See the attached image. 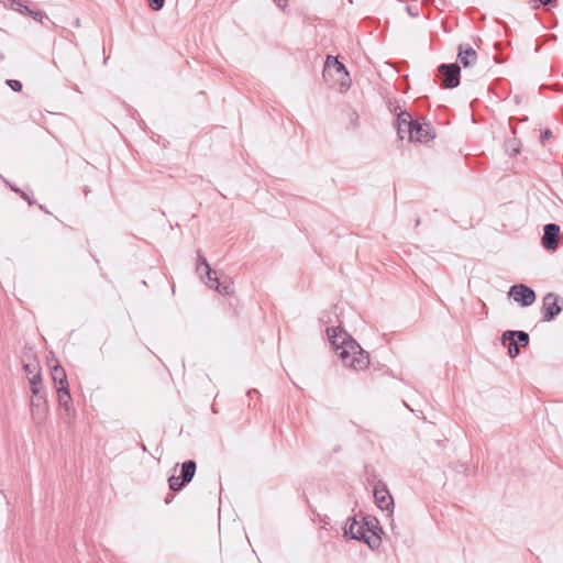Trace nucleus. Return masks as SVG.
<instances>
[{
  "label": "nucleus",
  "instance_id": "obj_1",
  "mask_svg": "<svg viewBox=\"0 0 563 563\" xmlns=\"http://www.w3.org/2000/svg\"><path fill=\"white\" fill-rule=\"evenodd\" d=\"M331 346L344 366L355 371L365 369L369 364V355L361 345L341 327L327 329Z\"/></svg>",
  "mask_w": 563,
  "mask_h": 563
},
{
  "label": "nucleus",
  "instance_id": "obj_2",
  "mask_svg": "<svg viewBox=\"0 0 563 563\" xmlns=\"http://www.w3.org/2000/svg\"><path fill=\"white\" fill-rule=\"evenodd\" d=\"M31 418L36 427L45 424L48 413L49 406L44 390L34 389L31 397Z\"/></svg>",
  "mask_w": 563,
  "mask_h": 563
},
{
  "label": "nucleus",
  "instance_id": "obj_3",
  "mask_svg": "<svg viewBox=\"0 0 563 563\" xmlns=\"http://www.w3.org/2000/svg\"><path fill=\"white\" fill-rule=\"evenodd\" d=\"M344 536H350L351 539L365 542L372 550L378 549L382 544L379 534L373 531V534H367L364 523H358L356 520L344 528Z\"/></svg>",
  "mask_w": 563,
  "mask_h": 563
},
{
  "label": "nucleus",
  "instance_id": "obj_4",
  "mask_svg": "<svg viewBox=\"0 0 563 563\" xmlns=\"http://www.w3.org/2000/svg\"><path fill=\"white\" fill-rule=\"evenodd\" d=\"M197 464L194 460H188L181 464L180 476H170L168 486L172 492L181 490L189 484L196 474Z\"/></svg>",
  "mask_w": 563,
  "mask_h": 563
},
{
  "label": "nucleus",
  "instance_id": "obj_5",
  "mask_svg": "<svg viewBox=\"0 0 563 563\" xmlns=\"http://www.w3.org/2000/svg\"><path fill=\"white\" fill-rule=\"evenodd\" d=\"M438 71L442 77V87L453 89L460 85L461 67L457 63L441 64Z\"/></svg>",
  "mask_w": 563,
  "mask_h": 563
},
{
  "label": "nucleus",
  "instance_id": "obj_6",
  "mask_svg": "<svg viewBox=\"0 0 563 563\" xmlns=\"http://www.w3.org/2000/svg\"><path fill=\"white\" fill-rule=\"evenodd\" d=\"M509 296H511L516 302H520L523 307L531 306L536 301L534 290L523 284L511 286Z\"/></svg>",
  "mask_w": 563,
  "mask_h": 563
},
{
  "label": "nucleus",
  "instance_id": "obj_7",
  "mask_svg": "<svg viewBox=\"0 0 563 563\" xmlns=\"http://www.w3.org/2000/svg\"><path fill=\"white\" fill-rule=\"evenodd\" d=\"M562 311L561 306L559 305V296L553 292H548L543 297L542 302V321L550 322L552 321L560 312Z\"/></svg>",
  "mask_w": 563,
  "mask_h": 563
},
{
  "label": "nucleus",
  "instance_id": "obj_8",
  "mask_svg": "<svg viewBox=\"0 0 563 563\" xmlns=\"http://www.w3.org/2000/svg\"><path fill=\"white\" fill-rule=\"evenodd\" d=\"M375 504L380 510L393 511L394 499L386 485L378 482L374 488Z\"/></svg>",
  "mask_w": 563,
  "mask_h": 563
},
{
  "label": "nucleus",
  "instance_id": "obj_9",
  "mask_svg": "<svg viewBox=\"0 0 563 563\" xmlns=\"http://www.w3.org/2000/svg\"><path fill=\"white\" fill-rule=\"evenodd\" d=\"M560 227L555 223L545 224L543 228L542 245L548 251H554L559 244Z\"/></svg>",
  "mask_w": 563,
  "mask_h": 563
},
{
  "label": "nucleus",
  "instance_id": "obj_10",
  "mask_svg": "<svg viewBox=\"0 0 563 563\" xmlns=\"http://www.w3.org/2000/svg\"><path fill=\"white\" fill-rule=\"evenodd\" d=\"M331 70H335V73L338 74H343L346 77V81H341V87H344L346 89L350 88L351 80L349 79V73L345 66L341 62H339L336 57L329 55L324 64L323 77H327Z\"/></svg>",
  "mask_w": 563,
  "mask_h": 563
},
{
  "label": "nucleus",
  "instance_id": "obj_11",
  "mask_svg": "<svg viewBox=\"0 0 563 563\" xmlns=\"http://www.w3.org/2000/svg\"><path fill=\"white\" fill-rule=\"evenodd\" d=\"M457 60L465 68L474 66L477 62V53L468 44H460L457 47Z\"/></svg>",
  "mask_w": 563,
  "mask_h": 563
},
{
  "label": "nucleus",
  "instance_id": "obj_12",
  "mask_svg": "<svg viewBox=\"0 0 563 563\" xmlns=\"http://www.w3.org/2000/svg\"><path fill=\"white\" fill-rule=\"evenodd\" d=\"M408 139L409 141L415 142H428L433 139V135L431 134V128L428 124H420L415 120V124L411 126Z\"/></svg>",
  "mask_w": 563,
  "mask_h": 563
},
{
  "label": "nucleus",
  "instance_id": "obj_13",
  "mask_svg": "<svg viewBox=\"0 0 563 563\" xmlns=\"http://www.w3.org/2000/svg\"><path fill=\"white\" fill-rule=\"evenodd\" d=\"M57 401L65 415L70 419L74 415V408L71 405V396L68 386L57 387Z\"/></svg>",
  "mask_w": 563,
  "mask_h": 563
},
{
  "label": "nucleus",
  "instance_id": "obj_14",
  "mask_svg": "<svg viewBox=\"0 0 563 563\" xmlns=\"http://www.w3.org/2000/svg\"><path fill=\"white\" fill-rule=\"evenodd\" d=\"M415 120H412L410 113L407 111H402L397 115L396 119V128H397V134L402 140L405 137V134L410 133L411 126H413Z\"/></svg>",
  "mask_w": 563,
  "mask_h": 563
},
{
  "label": "nucleus",
  "instance_id": "obj_15",
  "mask_svg": "<svg viewBox=\"0 0 563 563\" xmlns=\"http://www.w3.org/2000/svg\"><path fill=\"white\" fill-rule=\"evenodd\" d=\"M514 339H517L516 341L522 347L528 345L529 343V334L525 331L508 330L505 331L501 335L503 343H506L507 341H512Z\"/></svg>",
  "mask_w": 563,
  "mask_h": 563
},
{
  "label": "nucleus",
  "instance_id": "obj_16",
  "mask_svg": "<svg viewBox=\"0 0 563 563\" xmlns=\"http://www.w3.org/2000/svg\"><path fill=\"white\" fill-rule=\"evenodd\" d=\"M209 286L222 295H231L234 291L233 283L230 279L220 282L217 275H212V280L209 282Z\"/></svg>",
  "mask_w": 563,
  "mask_h": 563
},
{
  "label": "nucleus",
  "instance_id": "obj_17",
  "mask_svg": "<svg viewBox=\"0 0 563 563\" xmlns=\"http://www.w3.org/2000/svg\"><path fill=\"white\" fill-rule=\"evenodd\" d=\"M51 375L56 387L68 386L66 372L58 363L52 367Z\"/></svg>",
  "mask_w": 563,
  "mask_h": 563
},
{
  "label": "nucleus",
  "instance_id": "obj_18",
  "mask_svg": "<svg viewBox=\"0 0 563 563\" xmlns=\"http://www.w3.org/2000/svg\"><path fill=\"white\" fill-rule=\"evenodd\" d=\"M364 527L367 534H373V531L380 536L383 529L378 526V520L374 517L364 518Z\"/></svg>",
  "mask_w": 563,
  "mask_h": 563
},
{
  "label": "nucleus",
  "instance_id": "obj_19",
  "mask_svg": "<svg viewBox=\"0 0 563 563\" xmlns=\"http://www.w3.org/2000/svg\"><path fill=\"white\" fill-rule=\"evenodd\" d=\"M201 266L205 267L206 269V274H207V277H208V282H211L212 280V275H217V272L211 269V267L209 266L206 257L203 256V254L199 251L198 252V264H197V271L199 272Z\"/></svg>",
  "mask_w": 563,
  "mask_h": 563
},
{
  "label": "nucleus",
  "instance_id": "obj_20",
  "mask_svg": "<svg viewBox=\"0 0 563 563\" xmlns=\"http://www.w3.org/2000/svg\"><path fill=\"white\" fill-rule=\"evenodd\" d=\"M29 383L31 385V393H33L34 389L43 390V387L41 385V383H42L41 369L35 371V374L29 376Z\"/></svg>",
  "mask_w": 563,
  "mask_h": 563
},
{
  "label": "nucleus",
  "instance_id": "obj_21",
  "mask_svg": "<svg viewBox=\"0 0 563 563\" xmlns=\"http://www.w3.org/2000/svg\"><path fill=\"white\" fill-rule=\"evenodd\" d=\"M508 354L511 358L516 357L520 352L519 343L514 339L512 341H508Z\"/></svg>",
  "mask_w": 563,
  "mask_h": 563
},
{
  "label": "nucleus",
  "instance_id": "obj_22",
  "mask_svg": "<svg viewBox=\"0 0 563 563\" xmlns=\"http://www.w3.org/2000/svg\"><path fill=\"white\" fill-rule=\"evenodd\" d=\"M23 368H24L25 373L27 374V376H31V375L35 374V371L41 369L40 365L36 362L25 363L23 365Z\"/></svg>",
  "mask_w": 563,
  "mask_h": 563
},
{
  "label": "nucleus",
  "instance_id": "obj_23",
  "mask_svg": "<svg viewBox=\"0 0 563 563\" xmlns=\"http://www.w3.org/2000/svg\"><path fill=\"white\" fill-rule=\"evenodd\" d=\"M555 2H558V0H531L530 1L532 9H538L540 5H544V7L550 5Z\"/></svg>",
  "mask_w": 563,
  "mask_h": 563
},
{
  "label": "nucleus",
  "instance_id": "obj_24",
  "mask_svg": "<svg viewBox=\"0 0 563 563\" xmlns=\"http://www.w3.org/2000/svg\"><path fill=\"white\" fill-rule=\"evenodd\" d=\"M347 115H349L350 124L352 125L353 129H356L358 126V120H360L357 112L354 110H350Z\"/></svg>",
  "mask_w": 563,
  "mask_h": 563
},
{
  "label": "nucleus",
  "instance_id": "obj_25",
  "mask_svg": "<svg viewBox=\"0 0 563 563\" xmlns=\"http://www.w3.org/2000/svg\"><path fill=\"white\" fill-rule=\"evenodd\" d=\"M25 12L29 13L35 21L42 22L44 13L40 10L33 11L29 7H24Z\"/></svg>",
  "mask_w": 563,
  "mask_h": 563
},
{
  "label": "nucleus",
  "instance_id": "obj_26",
  "mask_svg": "<svg viewBox=\"0 0 563 563\" xmlns=\"http://www.w3.org/2000/svg\"><path fill=\"white\" fill-rule=\"evenodd\" d=\"M11 1V8L19 12H25L24 7H26L23 3V0H10Z\"/></svg>",
  "mask_w": 563,
  "mask_h": 563
},
{
  "label": "nucleus",
  "instance_id": "obj_27",
  "mask_svg": "<svg viewBox=\"0 0 563 563\" xmlns=\"http://www.w3.org/2000/svg\"><path fill=\"white\" fill-rule=\"evenodd\" d=\"M5 84L13 90V91H21L22 84L19 80L15 79H8Z\"/></svg>",
  "mask_w": 563,
  "mask_h": 563
},
{
  "label": "nucleus",
  "instance_id": "obj_28",
  "mask_svg": "<svg viewBox=\"0 0 563 563\" xmlns=\"http://www.w3.org/2000/svg\"><path fill=\"white\" fill-rule=\"evenodd\" d=\"M150 7L154 11H159L163 9L165 1L164 0H148Z\"/></svg>",
  "mask_w": 563,
  "mask_h": 563
},
{
  "label": "nucleus",
  "instance_id": "obj_29",
  "mask_svg": "<svg viewBox=\"0 0 563 563\" xmlns=\"http://www.w3.org/2000/svg\"><path fill=\"white\" fill-rule=\"evenodd\" d=\"M20 197L25 200L30 206H33L35 203V200L25 191H21Z\"/></svg>",
  "mask_w": 563,
  "mask_h": 563
},
{
  "label": "nucleus",
  "instance_id": "obj_30",
  "mask_svg": "<svg viewBox=\"0 0 563 563\" xmlns=\"http://www.w3.org/2000/svg\"><path fill=\"white\" fill-rule=\"evenodd\" d=\"M552 133L550 130H544L541 135H540V139H541V142L543 143L545 140H548L549 137H551Z\"/></svg>",
  "mask_w": 563,
  "mask_h": 563
},
{
  "label": "nucleus",
  "instance_id": "obj_31",
  "mask_svg": "<svg viewBox=\"0 0 563 563\" xmlns=\"http://www.w3.org/2000/svg\"><path fill=\"white\" fill-rule=\"evenodd\" d=\"M5 184L9 185V187L11 188L12 191H14L15 194L20 195L21 194V189L12 184H10L8 180H5Z\"/></svg>",
  "mask_w": 563,
  "mask_h": 563
},
{
  "label": "nucleus",
  "instance_id": "obj_32",
  "mask_svg": "<svg viewBox=\"0 0 563 563\" xmlns=\"http://www.w3.org/2000/svg\"><path fill=\"white\" fill-rule=\"evenodd\" d=\"M174 499V495L173 494H168L165 498V504H169L172 503V500Z\"/></svg>",
  "mask_w": 563,
  "mask_h": 563
},
{
  "label": "nucleus",
  "instance_id": "obj_33",
  "mask_svg": "<svg viewBox=\"0 0 563 563\" xmlns=\"http://www.w3.org/2000/svg\"><path fill=\"white\" fill-rule=\"evenodd\" d=\"M38 207H40V209H41V210H43V211H45L46 213H48V210H47L44 206L40 205Z\"/></svg>",
  "mask_w": 563,
  "mask_h": 563
},
{
  "label": "nucleus",
  "instance_id": "obj_34",
  "mask_svg": "<svg viewBox=\"0 0 563 563\" xmlns=\"http://www.w3.org/2000/svg\"><path fill=\"white\" fill-rule=\"evenodd\" d=\"M420 224V219H417L416 220V227H418Z\"/></svg>",
  "mask_w": 563,
  "mask_h": 563
}]
</instances>
